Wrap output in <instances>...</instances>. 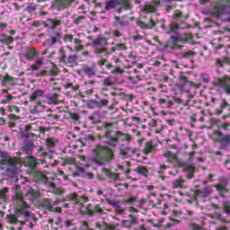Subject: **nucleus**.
<instances>
[{"label":"nucleus","instance_id":"6e6d98bb","mask_svg":"<svg viewBox=\"0 0 230 230\" xmlns=\"http://www.w3.org/2000/svg\"><path fill=\"white\" fill-rule=\"evenodd\" d=\"M35 64L38 67H40V66L44 65V58H40L36 59Z\"/></svg>","mask_w":230,"mask_h":230},{"label":"nucleus","instance_id":"774afa93","mask_svg":"<svg viewBox=\"0 0 230 230\" xmlns=\"http://www.w3.org/2000/svg\"><path fill=\"white\" fill-rule=\"evenodd\" d=\"M135 230H148V227H146V225H141L138 227L135 228Z\"/></svg>","mask_w":230,"mask_h":230},{"label":"nucleus","instance_id":"b1692460","mask_svg":"<svg viewBox=\"0 0 230 230\" xmlns=\"http://www.w3.org/2000/svg\"><path fill=\"white\" fill-rule=\"evenodd\" d=\"M92 123H100L102 121V113L100 111H94L89 118Z\"/></svg>","mask_w":230,"mask_h":230},{"label":"nucleus","instance_id":"20e7f679","mask_svg":"<svg viewBox=\"0 0 230 230\" xmlns=\"http://www.w3.org/2000/svg\"><path fill=\"white\" fill-rule=\"evenodd\" d=\"M204 13L217 17L225 22L230 21V6L225 4H217L212 8H206Z\"/></svg>","mask_w":230,"mask_h":230},{"label":"nucleus","instance_id":"4c0bfd02","mask_svg":"<svg viewBox=\"0 0 230 230\" xmlns=\"http://www.w3.org/2000/svg\"><path fill=\"white\" fill-rule=\"evenodd\" d=\"M60 40V32H58L55 36L51 37L49 40L50 44L53 46Z\"/></svg>","mask_w":230,"mask_h":230},{"label":"nucleus","instance_id":"0e129e2a","mask_svg":"<svg viewBox=\"0 0 230 230\" xmlns=\"http://www.w3.org/2000/svg\"><path fill=\"white\" fill-rule=\"evenodd\" d=\"M112 35H113V37H116L117 39H119V37H123V34L118 30L113 31Z\"/></svg>","mask_w":230,"mask_h":230},{"label":"nucleus","instance_id":"49530a36","mask_svg":"<svg viewBox=\"0 0 230 230\" xmlns=\"http://www.w3.org/2000/svg\"><path fill=\"white\" fill-rule=\"evenodd\" d=\"M103 84L106 85V87H111V85H113L114 83L112 82V79H111V77H107L103 80Z\"/></svg>","mask_w":230,"mask_h":230},{"label":"nucleus","instance_id":"4468645a","mask_svg":"<svg viewBox=\"0 0 230 230\" xmlns=\"http://www.w3.org/2000/svg\"><path fill=\"white\" fill-rule=\"evenodd\" d=\"M136 154V149L133 147H124L120 148L119 155L122 157V159H127V157H132Z\"/></svg>","mask_w":230,"mask_h":230},{"label":"nucleus","instance_id":"9d476101","mask_svg":"<svg viewBox=\"0 0 230 230\" xmlns=\"http://www.w3.org/2000/svg\"><path fill=\"white\" fill-rule=\"evenodd\" d=\"M139 223V219L133 215H129L128 219L122 220L121 226L122 227H127L128 229H132L134 226H137Z\"/></svg>","mask_w":230,"mask_h":230},{"label":"nucleus","instance_id":"338daca9","mask_svg":"<svg viewBox=\"0 0 230 230\" xmlns=\"http://www.w3.org/2000/svg\"><path fill=\"white\" fill-rule=\"evenodd\" d=\"M84 139L86 141H94V137L93 135H85Z\"/></svg>","mask_w":230,"mask_h":230},{"label":"nucleus","instance_id":"7c9ffc66","mask_svg":"<svg viewBox=\"0 0 230 230\" xmlns=\"http://www.w3.org/2000/svg\"><path fill=\"white\" fill-rule=\"evenodd\" d=\"M158 103H160L163 109H172V105H173V103L171 101H166L164 99H160L158 101Z\"/></svg>","mask_w":230,"mask_h":230},{"label":"nucleus","instance_id":"ddd939ff","mask_svg":"<svg viewBox=\"0 0 230 230\" xmlns=\"http://www.w3.org/2000/svg\"><path fill=\"white\" fill-rule=\"evenodd\" d=\"M129 24H130V22H128V21H125L119 16H115V18H114L113 26H115V28H119L120 30H125L126 28H128Z\"/></svg>","mask_w":230,"mask_h":230},{"label":"nucleus","instance_id":"423d86ee","mask_svg":"<svg viewBox=\"0 0 230 230\" xmlns=\"http://www.w3.org/2000/svg\"><path fill=\"white\" fill-rule=\"evenodd\" d=\"M191 39V33L176 34L171 36V40L174 44V49L178 48V49H182V46H181V44H186V42H190Z\"/></svg>","mask_w":230,"mask_h":230},{"label":"nucleus","instance_id":"58836bf2","mask_svg":"<svg viewBox=\"0 0 230 230\" xmlns=\"http://www.w3.org/2000/svg\"><path fill=\"white\" fill-rule=\"evenodd\" d=\"M106 172V175L110 177V179H112L113 181H118L119 179V176L116 173L111 172L109 170L104 169Z\"/></svg>","mask_w":230,"mask_h":230},{"label":"nucleus","instance_id":"f3484780","mask_svg":"<svg viewBox=\"0 0 230 230\" xmlns=\"http://www.w3.org/2000/svg\"><path fill=\"white\" fill-rule=\"evenodd\" d=\"M56 3L60 10H66V8H69L73 3H76V0H56Z\"/></svg>","mask_w":230,"mask_h":230},{"label":"nucleus","instance_id":"bf43d9fd","mask_svg":"<svg viewBox=\"0 0 230 230\" xmlns=\"http://www.w3.org/2000/svg\"><path fill=\"white\" fill-rule=\"evenodd\" d=\"M128 80L131 84H137V81L141 79L139 78V75H136V77L129 76Z\"/></svg>","mask_w":230,"mask_h":230},{"label":"nucleus","instance_id":"2f4dec72","mask_svg":"<svg viewBox=\"0 0 230 230\" xmlns=\"http://www.w3.org/2000/svg\"><path fill=\"white\" fill-rule=\"evenodd\" d=\"M58 99V93H53L49 96V103L50 105H58V101H57Z\"/></svg>","mask_w":230,"mask_h":230},{"label":"nucleus","instance_id":"393cba45","mask_svg":"<svg viewBox=\"0 0 230 230\" xmlns=\"http://www.w3.org/2000/svg\"><path fill=\"white\" fill-rule=\"evenodd\" d=\"M38 55L39 52L35 49L30 48L26 53V58L27 60H33Z\"/></svg>","mask_w":230,"mask_h":230},{"label":"nucleus","instance_id":"f704fd0d","mask_svg":"<svg viewBox=\"0 0 230 230\" xmlns=\"http://www.w3.org/2000/svg\"><path fill=\"white\" fill-rule=\"evenodd\" d=\"M118 137H111L110 138H108V145H110V146H118Z\"/></svg>","mask_w":230,"mask_h":230},{"label":"nucleus","instance_id":"c756f323","mask_svg":"<svg viewBox=\"0 0 230 230\" xmlns=\"http://www.w3.org/2000/svg\"><path fill=\"white\" fill-rule=\"evenodd\" d=\"M179 83L181 84V87H184V85L190 84V80L186 75H184V73H180L179 75Z\"/></svg>","mask_w":230,"mask_h":230},{"label":"nucleus","instance_id":"7ed1b4c3","mask_svg":"<svg viewBox=\"0 0 230 230\" xmlns=\"http://www.w3.org/2000/svg\"><path fill=\"white\" fill-rule=\"evenodd\" d=\"M92 46L95 55L101 58H103V57H111L115 51H127V49H128L127 44L117 43L110 50H107L106 48L109 46V42H107V39L105 38H99L93 40Z\"/></svg>","mask_w":230,"mask_h":230},{"label":"nucleus","instance_id":"8fccbe9b","mask_svg":"<svg viewBox=\"0 0 230 230\" xmlns=\"http://www.w3.org/2000/svg\"><path fill=\"white\" fill-rule=\"evenodd\" d=\"M224 212L226 215H230V203L227 201L224 203Z\"/></svg>","mask_w":230,"mask_h":230},{"label":"nucleus","instance_id":"4d7b16f0","mask_svg":"<svg viewBox=\"0 0 230 230\" xmlns=\"http://www.w3.org/2000/svg\"><path fill=\"white\" fill-rule=\"evenodd\" d=\"M16 182H19L20 184H26V183L30 184V181H28V179L26 178H21V179L17 178Z\"/></svg>","mask_w":230,"mask_h":230},{"label":"nucleus","instance_id":"cd10ccee","mask_svg":"<svg viewBox=\"0 0 230 230\" xmlns=\"http://www.w3.org/2000/svg\"><path fill=\"white\" fill-rule=\"evenodd\" d=\"M186 27L180 26L177 23H171L170 30L167 31L168 34L170 33H177V30H184Z\"/></svg>","mask_w":230,"mask_h":230},{"label":"nucleus","instance_id":"c03bdc74","mask_svg":"<svg viewBox=\"0 0 230 230\" xmlns=\"http://www.w3.org/2000/svg\"><path fill=\"white\" fill-rule=\"evenodd\" d=\"M145 12L146 13H154V12H155V6H154V5H146Z\"/></svg>","mask_w":230,"mask_h":230},{"label":"nucleus","instance_id":"dca6fc26","mask_svg":"<svg viewBox=\"0 0 230 230\" xmlns=\"http://www.w3.org/2000/svg\"><path fill=\"white\" fill-rule=\"evenodd\" d=\"M65 64H66L68 67H76V66H78V56H76V54L70 55L65 59Z\"/></svg>","mask_w":230,"mask_h":230},{"label":"nucleus","instance_id":"c9c22d12","mask_svg":"<svg viewBox=\"0 0 230 230\" xmlns=\"http://www.w3.org/2000/svg\"><path fill=\"white\" fill-rule=\"evenodd\" d=\"M184 183V180L182 179H178V180H174L172 182V188H182V184Z\"/></svg>","mask_w":230,"mask_h":230},{"label":"nucleus","instance_id":"5701e85b","mask_svg":"<svg viewBox=\"0 0 230 230\" xmlns=\"http://www.w3.org/2000/svg\"><path fill=\"white\" fill-rule=\"evenodd\" d=\"M115 136L116 137H119V139L120 138L121 141H127L128 143H129V141H132V137H130V135L125 134L121 131H116Z\"/></svg>","mask_w":230,"mask_h":230},{"label":"nucleus","instance_id":"c85d7f7f","mask_svg":"<svg viewBox=\"0 0 230 230\" xmlns=\"http://www.w3.org/2000/svg\"><path fill=\"white\" fill-rule=\"evenodd\" d=\"M135 172L143 177H148V169L145 166H139L135 169Z\"/></svg>","mask_w":230,"mask_h":230},{"label":"nucleus","instance_id":"412c9836","mask_svg":"<svg viewBox=\"0 0 230 230\" xmlns=\"http://www.w3.org/2000/svg\"><path fill=\"white\" fill-rule=\"evenodd\" d=\"M36 76H47V75H49V76H57V75H58V70L54 67L52 69H50L49 72L46 70H42L40 73L35 74Z\"/></svg>","mask_w":230,"mask_h":230},{"label":"nucleus","instance_id":"72a5a7b5","mask_svg":"<svg viewBox=\"0 0 230 230\" xmlns=\"http://www.w3.org/2000/svg\"><path fill=\"white\" fill-rule=\"evenodd\" d=\"M211 191H213L211 187H206L205 189L199 190V195L202 197H208V195H211Z\"/></svg>","mask_w":230,"mask_h":230},{"label":"nucleus","instance_id":"603ef678","mask_svg":"<svg viewBox=\"0 0 230 230\" xmlns=\"http://www.w3.org/2000/svg\"><path fill=\"white\" fill-rule=\"evenodd\" d=\"M112 75H123V70L119 67H115L111 70Z\"/></svg>","mask_w":230,"mask_h":230},{"label":"nucleus","instance_id":"1a4fd4ad","mask_svg":"<svg viewBox=\"0 0 230 230\" xmlns=\"http://www.w3.org/2000/svg\"><path fill=\"white\" fill-rule=\"evenodd\" d=\"M109 105V100H91L87 102L88 109H102V107H107Z\"/></svg>","mask_w":230,"mask_h":230},{"label":"nucleus","instance_id":"37998d69","mask_svg":"<svg viewBox=\"0 0 230 230\" xmlns=\"http://www.w3.org/2000/svg\"><path fill=\"white\" fill-rule=\"evenodd\" d=\"M31 164H32V170H35V167L37 166V164H44V163H46V161L44 160H40V162H38L36 159L31 158Z\"/></svg>","mask_w":230,"mask_h":230},{"label":"nucleus","instance_id":"de8ad7c7","mask_svg":"<svg viewBox=\"0 0 230 230\" xmlns=\"http://www.w3.org/2000/svg\"><path fill=\"white\" fill-rule=\"evenodd\" d=\"M189 228H190V230H203L202 227H200V226H199V225H197V224H195V223H190V224L189 225Z\"/></svg>","mask_w":230,"mask_h":230},{"label":"nucleus","instance_id":"f03ea898","mask_svg":"<svg viewBox=\"0 0 230 230\" xmlns=\"http://www.w3.org/2000/svg\"><path fill=\"white\" fill-rule=\"evenodd\" d=\"M8 222L14 225L20 224L21 226H27V227L33 229V227L37 226L39 218L30 211V207L23 206L15 211L14 216L9 217Z\"/></svg>","mask_w":230,"mask_h":230},{"label":"nucleus","instance_id":"a18cd8bd","mask_svg":"<svg viewBox=\"0 0 230 230\" xmlns=\"http://www.w3.org/2000/svg\"><path fill=\"white\" fill-rule=\"evenodd\" d=\"M10 80H12V76L8 75L5 76H3L0 75V81L2 82V84H7V82H10Z\"/></svg>","mask_w":230,"mask_h":230},{"label":"nucleus","instance_id":"69168bd1","mask_svg":"<svg viewBox=\"0 0 230 230\" xmlns=\"http://www.w3.org/2000/svg\"><path fill=\"white\" fill-rule=\"evenodd\" d=\"M124 100H127L128 102H132L134 100V96L132 94L124 93Z\"/></svg>","mask_w":230,"mask_h":230},{"label":"nucleus","instance_id":"bb28decb","mask_svg":"<svg viewBox=\"0 0 230 230\" xmlns=\"http://www.w3.org/2000/svg\"><path fill=\"white\" fill-rule=\"evenodd\" d=\"M40 206L46 208L48 211H53V205H51V199H46L40 201Z\"/></svg>","mask_w":230,"mask_h":230},{"label":"nucleus","instance_id":"f257e3e1","mask_svg":"<svg viewBox=\"0 0 230 230\" xmlns=\"http://www.w3.org/2000/svg\"><path fill=\"white\" fill-rule=\"evenodd\" d=\"M112 161H114V152L105 146H96L93 155L88 158V163L93 166H105Z\"/></svg>","mask_w":230,"mask_h":230},{"label":"nucleus","instance_id":"6e6552de","mask_svg":"<svg viewBox=\"0 0 230 230\" xmlns=\"http://www.w3.org/2000/svg\"><path fill=\"white\" fill-rule=\"evenodd\" d=\"M24 191H25V197L30 200L31 202H37L39 199H40V192L39 190L33 189L30 185H26L24 187Z\"/></svg>","mask_w":230,"mask_h":230},{"label":"nucleus","instance_id":"864d4df0","mask_svg":"<svg viewBox=\"0 0 230 230\" xmlns=\"http://www.w3.org/2000/svg\"><path fill=\"white\" fill-rule=\"evenodd\" d=\"M40 66H38L35 63L33 65H30L27 71H39Z\"/></svg>","mask_w":230,"mask_h":230},{"label":"nucleus","instance_id":"9b49d317","mask_svg":"<svg viewBox=\"0 0 230 230\" xmlns=\"http://www.w3.org/2000/svg\"><path fill=\"white\" fill-rule=\"evenodd\" d=\"M217 85L221 87V89L224 90L226 94H230V77L219 78L217 81Z\"/></svg>","mask_w":230,"mask_h":230},{"label":"nucleus","instance_id":"a19ab883","mask_svg":"<svg viewBox=\"0 0 230 230\" xmlns=\"http://www.w3.org/2000/svg\"><path fill=\"white\" fill-rule=\"evenodd\" d=\"M216 189H217V191H218L221 195L224 193L229 192V190H227L226 188H225L222 185H216Z\"/></svg>","mask_w":230,"mask_h":230},{"label":"nucleus","instance_id":"0eeeda50","mask_svg":"<svg viewBox=\"0 0 230 230\" xmlns=\"http://www.w3.org/2000/svg\"><path fill=\"white\" fill-rule=\"evenodd\" d=\"M43 96L44 92H42V90H37L31 93V102H36V103L38 104L31 111V114H39L40 112H42V111H40V107H42L40 98H42Z\"/></svg>","mask_w":230,"mask_h":230},{"label":"nucleus","instance_id":"79ce46f5","mask_svg":"<svg viewBox=\"0 0 230 230\" xmlns=\"http://www.w3.org/2000/svg\"><path fill=\"white\" fill-rule=\"evenodd\" d=\"M59 61L66 62V49L64 48L59 49Z\"/></svg>","mask_w":230,"mask_h":230},{"label":"nucleus","instance_id":"052dcab7","mask_svg":"<svg viewBox=\"0 0 230 230\" xmlns=\"http://www.w3.org/2000/svg\"><path fill=\"white\" fill-rule=\"evenodd\" d=\"M84 19H85V16H78L77 18L74 19V24H80Z\"/></svg>","mask_w":230,"mask_h":230},{"label":"nucleus","instance_id":"6ab92c4d","mask_svg":"<svg viewBox=\"0 0 230 230\" xmlns=\"http://www.w3.org/2000/svg\"><path fill=\"white\" fill-rule=\"evenodd\" d=\"M35 149V144L32 141L26 142L22 147V152L28 155H31L33 150Z\"/></svg>","mask_w":230,"mask_h":230},{"label":"nucleus","instance_id":"473e14b6","mask_svg":"<svg viewBox=\"0 0 230 230\" xmlns=\"http://www.w3.org/2000/svg\"><path fill=\"white\" fill-rule=\"evenodd\" d=\"M216 64L218 67H222L224 66V64H230V59L227 58H223L222 59L220 58H217L216 59Z\"/></svg>","mask_w":230,"mask_h":230},{"label":"nucleus","instance_id":"3c124183","mask_svg":"<svg viewBox=\"0 0 230 230\" xmlns=\"http://www.w3.org/2000/svg\"><path fill=\"white\" fill-rule=\"evenodd\" d=\"M220 143H226V145H230V135H226L223 138H221Z\"/></svg>","mask_w":230,"mask_h":230},{"label":"nucleus","instance_id":"2eb2a0df","mask_svg":"<svg viewBox=\"0 0 230 230\" xmlns=\"http://www.w3.org/2000/svg\"><path fill=\"white\" fill-rule=\"evenodd\" d=\"M13 190H14L13 200H16L17 202H20V204L24 205V200L22 199V190H21V185H14L13 187Z\"/></svg>","mask_w":230,"mask_h":230},{"label":"nucleus","instance_id":"39448f33","mask_svg":"<svg viewBox=\"0 0 230 230\" xmlns=\"http://www.w3.org/2000/svg\"><path fill=\"white\" fill-rule=\"evenodd\" d=\"M0 164H7L10 168L19 170L22 166V159L10 155V154L0 151Z\"/></svg>","mask_w":230,"mask_h":230},{"label":"nucleus","instance_id":"ea45409f","mask_svg":"<svg viewBox=\"0 0 230 230\" xmlns=\"http://www.w3.org/2000/svg\"><path fill=\"white\" fill-rule=\"evenodd\" d=\"M159 204H161V201H159L158 199H152V197L149 198V206H151L152 208H155V206H159Z\"/></svg>","mask_w":230,"mask_h":230},{"label":"nucleus","instance_id":"e2e57ef3","mask_svg":"<svg viewBox=\"0 0 230 230\" xmlns=\"http://www.w3.org/2000/svg\"><path fill=\"white\" fill-rule=\"evenodd\" d=\"M13 100V96L7 95L4 100H2V103L6 104L8 102H12Z\"/></svg>","mask_w":230,"mask_h":230},{"label":"nucleus","instance_id":"13d9d810","mask_svg":"<svg viewBox=\"0 0 230 230\" xmlns=\"http://www.w3.org/2000/svg\"><path fill=\"white\" fill-rule=\"evenodd\" d=\"M70 119H72V121H78V119H80V116L76 113H71Z\"/></svg>","mask_w":230,"mask_h":230},{"label":"nucleus","instance_id":"5fc2aeb1","mask_svg":"<svg viewBox=\"0 0 230 230\" xmlns=\"http://www.w3.org/2000/svg\"><path fill=\"white\" fill-rule=\"evenodd\" d=\"M201 80L203 82H205V84H208L210 78H209V75L208 74H201Z\"/></svg>","mask_w":230,"mask_h":230},{"label":"nucleus","instance_id":"a878e982","mask_svg":"<svg viewBox=\"0 0 230 230\" xmlns=\"http://www.w3.org/2000/svg\"><path fill=\"white\" fill-rule=\"evenodd\" d=\"M0 42L2 44H6L7 46L12 44L13 42V38L6 35V34H1L0 35Z\"/></svg>","mask_w":230,"mask_h":230},{"label":"nucleus","instance_id":"09e8293b","mask_svg":"<svg viewBox=\"0 0 230 230\" xmlns=\"http://www.w3.org/2000/svg\"><path fill=\"white\" fill-rule=\"evenodd\" d=\"M165 157L169 158V161L171 163H173V161H175V155H173L172 152L168 151L167 153H165Z\"/></svg>","mask_w":230,"mask_h":230},{"label":"nucleus","instance_id":"e433bc0d","mask_svg":"<svg viewBox=\"0 0 230 230\" xmlns=\"http://www.w3.org/2000/svg\"><path fill=\"white\" fill-rule=\"evenodd\" d=\"M0 199H2V200L8 199V188H4L0 190Z\"/></svg>","mask_w":230,"mask_h":230},{"label":"nucleus","instance_id":"a211bd4d","mask_svg":"<svg viewBox=\"0 0 230 230\" xmlns=\"http://www.w3.org/2000/svg\"><path fill=\"white\" fill-rule=\"evenodd\" d=\"M62 24V21L57 19H48L45 22V26L49 28V30H55L57 26H60Z\"/></svg>","mask_w":230,"mask_h":230},{"label":"nucleus","instance_id":"f8f14e48","mask_svg":"<svg viewBox=\"0 0 230 230\" xmlns=\"http://www.w3.org/2000/svg\"><path fill=\"white\" fill-rule=\"evenodd\" d=\"M80 196L77 195L75 192H72L70 194H67L64 199L63 202H69L74 206H76L80 204Z\"/></svg>","mask_w":230,"mask_h":230},{"label":"nucleus","instance_id":"680f3d73","mask_svg":"<svg viewBox=\"0 0 230 230\" xmlns=\"http://www.w3.org/2000/svg\"><path fill=\"white\" fill-rule=\"evenodd\" d=\"M93 213H99L100 215H102V213H103V209H102V208H100V205H96L93 208Z\"/></svg>","mask_w":230,"mask_h":230},{"label":"nucleus","instance_id":"aec40b11","mask_svg":"<svg viewBox=\"0 0 230 230\" xmlns=\"http://www.w3.org/2000/svg\"><path fill=\"white\" fill-rule=\"evenodd\" d=\"M83 72L84 73V75H86V76H88V78H93V76H96V66H85L83 69Z\"/></svg>","mask_w":230,"mask_h":230},{"label":"nucleus","instance_id":"4be33fe9","mask_svg":"<svg viewBox=\"0 0 230 230\" xmlns=\"http://www.w3.org/2000/svg\"><path fill=\"white\" fill-rule=\"evenodd\" d=\"M117 6H119V2L118 0H108L105 3V10L108 12L116 8Z\"/></svg>","mask_w":230,"mask_h":230}]
</instances>
